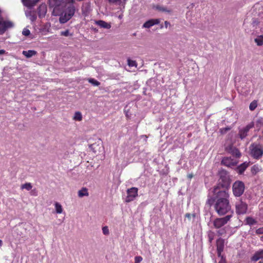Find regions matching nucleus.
I'll return each instance as SVG.
<instances>
[{"label":"nucleus","mask_w":263,"mask_h":263,"mask_svg":"<svg viewBox=\"0 0 263 263\" xmlns=\"http://www.w3.org/2000/svg\"><path fill=\"white\" fill-rule=\"evenodd\" d=\"M215 195L214 209L219 216H223L231 211L230 203V194L228 190L220 189L215 186L213 189Z\"/></svg>","instance_id":"obj_1"},{"label":"nucleus","mask_w":263,"mask_h":263,"mask_svg":"<svg viewBox=\"0 0 263 263\" xmlns=\"http://www.w3.org/2000/svg\"><path fill=\"white\" fill-rule=\"evenodd\" d=\"M76 11L75 7L73 3L68 2L66 7L64 8L61 13L59 15V21L62 24H64L70 20L74 15Z\"/></svg>","instance_id":"obj_2"},{"label":"nucleus","mask_w":263,"mask_h":263,"mask_svg":"<svg viewBox=\"0 0 263 263\" xmlns=\"http://www.w3.org/2000/svg\"><path fill=\"white\" fill-rule=\"evenodd\" d=\"M67 3V0H49V6L53 8L55 15H60Z\"/></svg>","instance_id":"obj_3"},{"label":"nucleus","mask_w":263,"mask_h":263,"mask_svg":"<svg viewBox=\"0 0 263 263\" xmlns=\"http://www.w3.org/2000/svg\"><path fill=\"white\" fill-rule=\"evenodd\" d=\"M219 184L217 186L220 189L222 187H228L231 183V179L229 173L225 170L222 169L219 172Z\"/></svg>","instance_id":"obj_4"},{"label":"nucleus","mask_w":263,"mask_h":263,"mask_svg":"<svg viewBox=\"0 0 263 263\" xmlns=\"http://www.w3.org/2000/svg\"><path fill=\"white\" fill-rule=\"evenodd\" d=\"M250 154L254 159L258 160L263 155V147L261 145L253 143L249 147Z\"/></svg>","instance_id":"obj_5"},{"label":"nucleus","mask_w":263,"mask_h":263,"mask_svg":"<svg viewBox=\"0 0 263 263\" xmlns=\"http://www.w3.org/2000/svg\"><path fill=\"white\" fill-rule=\"evenodd\" d=\"M232 191L235 197L241 196L245 191L244 183L241 181H236L233 184Z\"/></svg>","instance_id":"obj_6"},{"label":"nucleus","mask_w":263,"mask_h":263,"mask_svg":"<svg viewBox=\"0 0 263 263\" xmlns=\"http://www.w3.org/2000/svg\"><path fill=\"white\" fill-rule=\"evenodd\" d=\"M232 217V215H228L222 218H217L213 221V226L215 229H219L228 223Z\"/></svg>","instance_id":"obj_7"},{"label":"nucleus","mask_w":263,"mask_h":263,"mask_svg":"<svg viewBox=\"0 0 263 263\" xmlns=\"http://www.w3.org/2000/svg\"><path fill=\"white\" fill-rule=\"evenodd\" d=\"M248 208V204L245 202L242 201L241 199L239 200L235 203V211L237 215L246 214Z\"/></svg>","instance_id":"obj_8"},{"label":"nucleus","mask_w":263,"mask_h":263,"mask_svg":"<svg viewBox=\"0 0 263 263\" xmlns=\"http://www.w3.org/2000/svg\"><path fill=\"white\" fill-rule=\"evenodd\" d=\"M138 189L132 187L127 190V196L125 198L126 202H130L133 201L138 195Z\"/></svg>","instance_id":"obj_9"},{"label":"nucleus","mask_w":263,"mask_h":263,"mask_svg":"<svg viewBox=\"0 0 263 263\" xmlns=\"http://www.w3.org/2000/svg\"><path fill=\"white\" fill-rule=\"evenodd\" d=\"M13 27V24L9 21H5L3 17H0V34H3L9 28Z\"/></svg>","instance_id":"obj_10"},{"label":"nucleus","mask_w":263,"mask_h":263,"mask_svg":"<svg viewBox=\"0 0 263 263\" xmlns=\"http://www.w3.org/2000/svg\"><path fill=\"white\" fill-rule=\"evenodd\" d=\"M221 164L226 166L231 167L236 166L237 164V161L231 157H225L222 159Z\"/></svg>","instance_id":"obj_11"},{"label":"nucleus","mask_w":263,"mask_h":263,"mask_svg":"<svg viewBox=\"0 0 263 263\" xmlns=\"http://www.w3.org/2000/svg\"><path fill=\"white\" fill-rule=\"evenodd\" d=\"M254 127V123L253 122L248 124L245 127L239 129L238 135L241 139L245 138L247 135L250 129Z\"/></svg>","instance_id":"obj_12"},{"label":"nucleus","mask_w":263,"mask_h":263,"mask_svg":"<svg viewBox=\"0 0 263 263\" xmlns=\"http://www.w3.org/2000/svg\"><path fill=\"white\" fill-rule=\"evenodd\" d=\"M224 239L219 238L216 241V248H217V256L218 257L221 256V253L223 251L224 246Z\"/></svg>","instance_id":"obj_13"},{"label":"nucleus","mask_w":263,"mask_h":263,"mask_svg":"<svg viewBox=\"0 0 263 263\" xmlns=\"http://www.w3.org/2000/svg\"><path fill=\"white\" fill-rule=\"evenodd\" d=\"M160 22V20L158 18L151 19L144 23V24L143 25V27L146 28H149L154 25L159 24Z\"/></svg>","instance_id":"obj_14"},{"label":"nucleus","mask_w":263,"mask_h":263,"mask_svg":"<svg viewBox=\"0 0 263 263\" xmlns=\"http://www.w3.org/2000/svg\"><path fill=\"white\" fill-rule=\"evenodd\" d=\"M47 7L45 4H41L37 8V14L40 18L44 17L47 13Z\"/></svg>","instance_id":"obj_15"},{"label":"nucleus","mask_w":263,"mask_h":263,"mask_svg":"<svg viewBox=\"0 0 263 263\" xmlns=\"http://www.w3.org/2000/svg\"><path fill=\"white\" fill-rule=\"evenodd\" d=\"M250 162H245L236 167V171L239 174H242L248 167L250 165Z\"/></svg>","instance_id":"obj_16"},{"label":"nucleus","mask_w":263,"mask_h":263,"mask_svg":"<svg viewBox=\"0 0 263 263\" xmlns=\"http://www.w3.org/2000/svg\"><path fill=\"white\" fill-rule=\"evenodd\" d=\"M153 8L155 9L156 10L159 12H165L167 13H171L172 11L171 9L160 5H157L154 6Z\"/></svg>","instance_id":"obj_17"},{"label":"nucleus","mask_w":263,"mask_h":263,"mask_svg":"<svg viewBox=\"0 0 263 263\" xmlns=\"http://www.w3.org/2000/svg\"><path fill=\"white\" fill-rule=\"evenodd\" d=\"M39 1V0H22L24 5L29 8L34 6Z\"/></svg>","instance_id":"obj_18"},{"label":"nucleus","mask_w":263,"mask_h":263,"mask_svg":"<svg viewBox=\"0 0 263 263\" xmlns=\"http://www.w3.org/2000/svg\"><path fill=\"white\" fill-rule=\"evenodd\" d=\"M96 24L100 26L101 28H103L110 29L111 28V25L110 24H108L107 22L102 20H99L96 21Z\"/></svg>","instance_id":"obj_19"},{"label":"nucleus","mask_w":263,"mask_h":263,"mask_svg":"<svg viewBox=\"0 0 263 263\" xmlns=\"http://www.w3.org/2000/svg\"><path fill=\"white\" fill-rule=\"evenodd\" d=\"M22 54L27 58H30L33 56L36 55L37 52L34 50H29L27 51L24 50Z\"/></svg>","instance_id":"obj_20"},{"label":"nucleus","mask_w":263,"mask_h":263,"mask_svg":"<svg viewBox=\"0 0 263 263\" xmlns=\"http://www.w3.org/2000/svg\"><path fill=\"white\" fill-rule=\"evenodd\" d=\"M230 153L236 158H240L241 153L238 148L233 147L231 149Z\"/></svg>","instance_id":"obj_21"},{"label":"nucleus","mask_w":263,"mask_h":263,"mask_svg":"<svg viewBox=\"0 0 263 263\" xmlns=\"http://www.w3.org/2000/svg\"><path fill=\"white\" fill-rule=\"evenodd\" d=\"M89 195L88 190L86 187H83L78 192V196L79 197L83 196H88Z\"/></svg>","instance_id":"obj_22"},{"label":"nucleus","mask_w":263,"mask_h":263,"mask_svg":"<svg viewBox=\"0 0 263 263\" xmlns=\"http://www.w3.org/2000/svg\"><path fill=\"white\" fill-rule=\"evenodd\" d=\"M246 222L247 224L252 226L257 223V221L251 217H247L246 218Z\"/></svg>","instance_id":"obj_23"},{"label":"nucleus","mask_w":263,"mask_h":263,"mask_svg":"<svg viewBox=\"0 0 263 263\" xmlns=\"http://www.w3.org/2000/svg\"><path fill=\"white\" fill-rule=\"evenodd\" d=\"M73 119L76 121H81L82 120V115L81 112L77 111L75 112Z\"/></svg>","instance_id":"obj_24"},{"label":"nucleus","mask_w":263,"mask_h":263,"mask_svg":"<svg viewBox=\"0 0 263 263\" xmlns=\"http://www.w3.org/2000/svg\"><path fill=\"white\" fill-rule=\"evenodd\" d=\"M55 205V209L57 213L58 214H61L63 212V208L62 205L59 203L56 202L54 204Z\"/></svg>","instance_id":"obj_25"},{"label":"nucleus","mask_w":263,"mask_h":263,"mask_svg":"<svg viewBox=\"0 0 263 263\" xmlns=\"http://www.w3.org/2000/svg\"><path fill=\"white\" fill-rule=\"evenodd\" d=\"M32 187L31 183H26L22 184L21 188L22 190L26 189L27 191H30Z\"/></svg>","instance_id":"obj_26"},{"label":"nucleus","mask_w":263,"mask_h":263,"mask_svg":"<svg viewBox=\"0 0 263 263\" xmlns=\"http://www.w3.org/2000/svg\"><path fill=\"white\" fill-rule=\"evenodd\" d=\"M257 101L254 100L250 103V104L249 105V109L250 110L253 111L257 107Z\"/></svg>","instance_id":"obj_27"},{"label":"nucleus","mask_w":263,"mask_h":263,"mask_svg":"<svg viewBox=\"0 0 263 263\" xmlns=\"http://www.w3.org/2000/svg\"><path fill=\"white\" fill-rule=\"evenodd\" d=\"M255 42L258 46H261L263 45V39L261 36L257 37L255 39Z\"/></svg>","instance_id":"obj_28"},{"label":"nucleus","mask_w":263,"mask_h":263,"mask_svg":"<svg viewBox=\"0 0 263 263\" xmlns=\"http://www.w3.org/2000/svg\"><path fill=\"white\" fill-rule=\"evenodd\" d=\"M60 35L62 36H72V33H70L69 30L67 29L65 31H61L60 32Z\"/></svg>","instance_id":"obj_29"},{"label":"nucleus","mask_w":263,"mask_h":263,"mask_svg":"<svg viewBox=\"0 0 263 263\" xmlns=\"http://www.w3.org/2000/svg\"><path fill=\"white\" fill-rule=\"evenodd\" d=\"M127 62H128V65L130 67H134V66L136 67L137 65V63L135 61H133L130 59H128Z\"/></svg>","instance_id":"obj_30"},{"label":"nucleus","mask_w":263,"mask_h":263,"mask_svg":"<svg viewBox=\"0 0 263 263\" xmlns=\"http://www.w3.org/2000/svg\"><path fill=\"white\" fill-rule=\"evenodd\" d=\"M89 82H90L95 86H99L100 84V83L99 81H97L94 79H90L89 80Z\"/></svg>","instance_id":"obj_31"},{"label":"nucleus","mask_w":263,"mask_h":263,"mask_svg":"<svg viewBox=\"0 0 263 263\" xmlns=\"http://www.w3.org/2000/svg\"><path fill=\"white\" fill-rule=\"evenodd\" d=\"M225 229H226V228H222V229H220L219 230H218L217 231V234L219 236H222V235H224V234H226V231Z\"/></svg>","instance_id":"obj_32"},{"label":"nucleus","mask_w":263,"mask_h":263,"mask_svg":"<svg viewBox=\"0 0 263 263\" xmlns=\"http://www.w3.org/2000/svg\"><path fill=\"white\" fill-rule=\"evenodd\" d=\"M102 232L104 235H108L109 232V229H108V227L107 226L103 227L102 228Z\"/></svg>","instance_id":"obj_33"},{"label":"nucleus","mask_w":263,"mask_h":263,"mask_svg":"<svg viewBox=\"0 0 263 263\" xmlns=\"http://www.w3.org/2000/svg\"><path fill=\"white\" fill-rule=\"evenodd\" d=\"M258 171H259V168H258V166L254 165L252 167L251 172L253 174H254V173L256 174Z\"/></svg>","instance_id":"obj_34"},{"label":"nucleus","mask_w":263,"mask_h":263,"mask_svg":"<svg viewBox=\"0 0 263 263\" xmlns=\"http://www.w3.org/2000/svg\"><path fill=\"white\" fill-rule=\"evenodd\" d=\"M142 257L140 256L135 257V263H140L142 260Z\"/></svg>","instance_id":"obj_35"},{"label":"nucleus","mask_w":263,"mask_h":263,"mask_svg":"<svg viewBox=\"0 0 263 263\" xmlns=\"http://www.w3.org/2000/svg\"><path fill=\"white\" fill-rule=\"evenodd\" d=\"M30 32L29 29L25 28L23 30L22 34L25 36H28L30 34Z\"/></svg>","instance_id":"obj_36"},{"label":"nucleus","mask_w":263,"mask_h":263,"mask_svg":"<svg viewBox=\"0 0 263 263\" xmlns=\"http://www.w3.org/2000/svg\"><path fill=\"white\" fill-rule=\"evenodd\" d=\"M230 127H225L220 129V132L221 134H223L226 133L228 131L230 130Z\"/></svg>","instance_id":"obj_37"},{"label":"nucleus","mask_w":263,"mask_h":263,"mask_svg":"<svg viewBox=\"0 0 263 263\" xmlns=\"http://www.w3.org/2000/svg\"><path fill=\"white\" fill-rule=\"evenodd\" d=\"M255 232L257 234H263V227L257 229Z\"/></svg>","instance_id":"obj_38"},{"label":"nucleus","mask_w":263,"mask_h":263,"mask_svg":"<svg viewBox=\"0 0 263 263\" xmlns=\"http://www.w3.org/2000/svg\"><path fill=\"white\" fill-rule=\"evenodd\" d=\"M220 257L221 258V259L218 263H227L226 258L225 257H223V256L221 255V256H220Z\"/></svg>","instance_id":"obj_39"},{"label":"nucleus","mask_w":263,"mask_h":263,"mask_svg":"<svg viewBox=\"0 0 263 263\" xmlns=\"http://www.w3.org/2000/svg\"><path fill=\"white\" fill-rule=\"evenodd\" d=\"M193 216V217H195V214H193V215H191V214L190 213H186L185 215V217L187 218L189 220L191 219V216Z\"/></svg>","instance_id":"obj_40"},{"label":"nucleus","mask_w":263,"mask_h":263,"mask_svg":"<svg viewBox=\"0 0 263 263\" xmlns=\"http://www.w3.org/2000/svg\"><path fill=\"white\" fill-rule=\"evenodd\" d=\"M110 3L116 4L121 1V0H108Z\"/></svg>","instance_id":"obj_41"},{"label":"nucleus","mask_w":263,"mask_h":263,"mask_svg":"<svg viewBox=\"0 0 263 263\" xmlns=\"http://www.w3.org/2000/svg\"><path fill=\"white\" fill-rule=\"evenodd\" d=\"M187 177L189 179H191L193 177V175L192 174H189L187 175Z\"/></svg>","instance_id":"obj_42"},{"label":"nucleus","mask_w":263,"mask_h":263,"mask_svg":"<svg viewBox=\"0 0 263 263\" xmlns=\"http://www.w3.org/2000/svg\"><path fill=\"white\" fill-rule=\"evenodd\" d=\"M164 25H165V27L167 28L168 25H170V23L167 21H165Z\"/></svg>","instance_id":"obj_43"},{"label":"nucleus","mask_w":263,"mask_h":263,"mask_svg":"<svg viewBox=\"0 0 263 263\" xmlns=\"http://www.w3.org/2000/svg\"><path fill=\"white\" fill-rule=\"evenodd\" d=\"M6 52V51L4 49H1L0 50V54H3L4 53H5Z\"/></svg>","instance_id":"obj_44"},{"label":"nucleus","mask_w":263,"mask_h":263,"mask_svg":"<svg viewBox=\"0 0 263 263\" xmlns=\"http://www.w3.org/2000/svg\"><path fill=\"white\" fill-rule=\"evenodd\" d=\"M213 238L212 237L209 236V241L211 242L213 240Z\"/></svg>","instance_id":"obj_45"},{"label":"nucleus","mask_w":263,"mask_h":263,"mask_svg":"<svg viewBox=\"0 0 263 263\" xmlns=\"http://www.w3.org/2000/svg\"><path fill=\"white\" fill-rule=\"evenodd\" d=\"M208 201H209V203L210 204H212V203H213V201L212 200H211V199H209V200H208Z\"/></svg>","instance_id":"obj_46"},{"label":"nucleus","mask_w":263,"mask_h":263,"mask_svg":"<svg viewBox=\"0 0 263 263\" xmlns=\"http://www.w3.org/2000/svg\"><path fill=\"white\" fill-rule=\"evenodd\" d=\"M68 2H71V3H73V0H67Z\"/></svg>","instance_id":"obj_47"},{"label":"nucleus","mask_w":263,"mask_h":263,"mask_svg":"<svg viewBox=\"0 0 263 263\" xmlns=\"http://www.w3.org/2000/svg\"><path fill=\"white\" fill-rule=\"evenodd\" d=\"M2 244H3V242H2V240L0 239V247L2 246Z\"/></svg>","instance_id":"obj_48"},{"label":"nucleus","mask_w":263,"mask_h":263,"mask_svg":"<svg viewBox=\"0 0 263 263\" xmlns=\"http://www.w3.org/2000/svg\"><path fill=\"white\" fill-rule=\"evenodd\" d=\"M143 137H144V138H146V139L147 138V136L146 135L142 136Z\"/></svg>","instance_id":"obj_49"},{"label":"nucleus","mask_w":263,"mask_h":263,"mask_svg":"<svg viewBox=\"0 0 263 263\" xmlns=\"http://www.w3.org/2000/svg\"><path fill=\"white\" fill-rule=\"evenodd\" d=\"M261 239L263 240V237H261Z\"/></svg>","instance_id":"obj_50"}]
</instances>
